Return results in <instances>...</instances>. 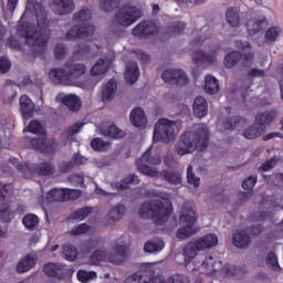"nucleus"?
I'll use <instances>...</instances> for the list:
<instances>
[{
    "mask_svg": "<svg viewBox=\"0 0 283 283\" xmlns=\"http://www.w3.org/2000/svg\"><path fill=\"white\" fill-rule=\"evenodd\" d=\"M209 147V128L205 124H198L193 130H187L179 136L175 149L179 156L193 154L195 149L205 151Z\"/></svg>",
    "mask_w": 283,
    "mask_h": 283,
    "instance_id": "f257e3e1",
    "label": "nucleus"
},
{
    "mask_svg": "<svg viewBox=\"0 0 283 283\" xmlns=\"http://www.w3.org/2000/svg\"><path fill=\"white\" fill-rule=\"evenodd\" d=\"M161 160L159 156H151V148H148L136 161L139 174L149 176L150 178H159L165 180L169 185H182V175L177 171L163 170L158 171L156 168L149 167V165H160Z\"/></svg>",
    "mask_w": 283,
    "mask_h": 283,
    "instance_id": "f03ea898",
    "label": "nucleus"
},
{
    "mask_svg": "<svg viewBox=\"0 0 283 283\" xmlns=\"http://www.w3.org/2000/svg\"><path fill=\"white\" fill-rule=\"evenodd\" d=\"M171 211L174 207L168 198L145 201L139 208V218L151 220L155 224H164Z\"/></svg>",
    "mask_w": 283,
    "mask_h": 283,
    "instance_id": "7ed1b4c3",
    "label": "nucleus"
},
{
    "mask_svg": "<svg viewBox=\"0 0 283 283\" xmlns=\"http://www.w3.org/2000/svg\"><path fill=\"white\" fill-rule=\"evenodd\" d=\"M18 32L20 36L25 39L27 45L35 50L36 56H42L48 50V43L50 41V29L42 27L39 30H34V27L20 24L18 25Z\"/></svg>",
    "mask_w": 283,
    "mask_h": 283,
    "instance_id": "20e7f679",
    "label": "nucleus"
},
{
    "mask_svg": "<svg viewBox=\"0 0 283 283\" xmlns=\"http://www.w3.org/2000/svg\"><path fill=\"white\" fill-rule=\"evenodd\" d=\"M85 74V64L66 63L65 69H53L49 73V77L55 85H74L76 78H81Z\"/></svg>",
    "mask_w": 283,
    "mask_h": 283,
    "instance_id": "39448f33",
    "label": "nucleus"
},
{
    "mask_svg": "<svg viewBox=\"0 0 283 283\" xmlns=\"http://www.w3.org/2000/svg\"><path fill=\"white\" fill-rule=\"evenodd\" d=\"M28 132L31 134H41L40 137L31 138L29 140V144L31 146V149H34L35 151H39L40 154H54V150L56 149V139L50 138L48 139V134L43 133V125L36 120L33 119L30 122L28 128Z\"/></svg>",
    "mask_w": 283,
    "mask_h": 283,
    "instance_id": "423d86ee",
    "label": "nucleus"
},
{
    "mask_svg": "<svg viewBox=\"0 0 283 283\" xmlns=\"http://www.w3.org/2000/svg\"><path fill=\"white\" fill-rule=\"evenodd\" d=\"M181 227L177 230V238L179 240H187L190 235H196L198 229L196 228V222L198 217L196 216V210L193 208L184 209L179 217Z\"/></svg>",
    "mask_w": 283,
    "mask_h": 283,
    "instance_id": "0eeeda50",
    "label": "nucleus"
},
{
    "mask_svg": "<svg viewBox=\"0 0 283 283\" xmlns=\"http://www.w3.org/2000/svg\"><path fill=\"white\" fill-rule=\"evenodd\" d=\"M176 138V122L161 118L155 124L153 139L155 143H170Z\"/></svg>",
    "mask_w": 283,
    "mask_h": 283,
    "instance_id": "6e6552de",
    "label": "nucleus"
},
{
    "mask_svg": "<svg viewBox=\"0 0 283 283\" xmlns=\"http://www.w3.org/2000/svg\"><path fill=\"white\" fill-rule=\"evenodd\" d=\"M143 17V11L129 4H124L116 13H115V21L118 25L123 28H129L133 23H136L137 19Z\"/></svg>",
    "mask_w": 283,
    "mask_h": 283,
    "instance_id": "1a4fd4ad",
    "label": "nucleus"
},
{
    "mask_svg": "<svg viewBox=\"0 0 283 283\" xmlns=\"http://www.w3.org/2000/svg\"><path fill=\"white\" fill-rule=\"evenodd\" d=\"M218 52H220V46L216 44H211L209 46V52L206 53L203 50L195 51L192 53V61L195 65H213L216 63V56H218Z\"/></svg>",
    "mask_w": 283,
    "mask_h": 283,
    "instance_id": "9d476101",
    "label": "nucleus"
},
{
    "mask_svg": "<svg viewBox=\"0 0 283 283\" xmlns=\"http://www.w3.org/2000/svg\"><path fill=\"white\" fill-rule=\"evenodd\" d=\"M161 78L165 81V83L177 85L179 87H182L189 83V76H187V73L182 70H166L163 72Z\"/></svg>",
    "mask_w": 283,
    "mask_h": 283,
    "instance_id": "9b49d317",
    "label": "nucleus"
},
{
    "mask_svg": "<svg viewBox=\"0 0 283 283\" xmlns=\"http://www.w3.org/2000/svg\"><path fill=\"white\" fill-rule=\"evenodd\" d=\"M132 34L138 39H149V36L158 34V25L149 20H144L133 28Z\"/></svg>",
    "mask_w": 283,
    "mask_h": 283,
    "instance_id": "f8f14e48",
    "label": "nucleus"
},
{
    "mask_svg": "<svg viewBox=\"0 0 283 283\" xmlns=\"http://www.w3.org/2000/svg\"><path fill=\"white\" fill-rule=\"evenodd\" d=\"M94 32H96V27L92 23H86L84 25H75L71 28L65 36L66 41H75V39H87L90 36H94Z\"/></svg>",
    "mask_w": 283,
    "mask_h": 283,
    "instance_id": "ddd939ff",
    "label": "nucleus"
},
{
    "mask_svg": "<svg viewBox=\"0 0 283 283\" xmlns=\"http://www.w3.org/2000/svg\"><path fill=\"white\" fill-rule=\"evenodd\" d=\"M25 12L36 17L38 21H45L48 19L45 7H43V4L39 3L36 0H28Z\"/></svg>",
    "mask_w": 283,
    "mask_h": 283,
    "instance_id": "4468645a",
    "label": "nucleus"
},
{
    "mask_svg": "<svg viewBox=\"0 0 283 283\" xmlns=\"http://www.w3.org/2000/svg\"><path fill=\"white\" fill-rule=\"evenodd\" d=\"M140 77V69L138 67V63L130 61L126 64V71H125V82L128 85H134V83L138 82V78Z\"/></svg>",
    "mask_w": 283,
    "mask_h": 283,
    "instance_id": "2eb2a0df",
    "label": "nucleus"
},
{
    "mask_svg": "<svg viewBox=\"0 0 283 283\" xmlns=\"http://www.w3.org/2000/svg\"><path fill=\"white\" fill-rule=\"evenodd\" d=\"M154 270L138 271L125 279L124 283H151Z\"/></svg>",
    "mask_w": 283,
    "mask_h": 283,
    "instance_id": "dca6fc26",
    "label": "nucleus"
},
{
    "mask_svg": "<svg viewBox=\"0 0 283 283\" xmlns=\"http://www.w3.org/2000/svg\"><path fill=\"white\" fill-rule=\"evenodd\" d=\"M43 272L48 277H56L63 280L65 277V268L61 263H48L43 268Z\"/></svg>",
    "mask_w": 283,
    "mask_h": 283,
    "instance_id": "f3484780",
    "label": "nucleus"
},
{
    "mask_svg": "<svg viewBox=\"0 0 283 283\" xmlns=\"http://www.w3.org/2000/svg\"><path fill=\"white\" fill-rule=\"evenodd\" d=\"M53 8L55 14H70L74 12L76 4L74 0H53Z\"/></svg>",
    "mask_w": 283,
    "mask_h": 283,
    "instance_id": "a211bd4d",
    "label": "nucleus"
},
{
    "mask_svg": "<svg viewBox=\"0 0 283 283\" xmlns=\"http://www.w3.org/2000/svg\"><path fill=\"white\" fill-rule=\"evenodd\" d=\"M192 109L197 118H205L209 114V103L205 97L198 96L193 101Z\"/></svg>",
    "mask_w": 283,
    "mask_h": 283,
    "instance_id": "6ab92c4d",
    "label": "nucleus"
},
{
    "mask_svg": "<svg viewBox=\"0 0 283 283\" xmlns=\"http://www.w3.org/2000/svg\"><path fill=\"white\" fill-rule=\"evenodd\" d=\"M232 242L238 249H249L251 247V237L247 231L239 230L233 234Z\"/></svg>",
    "mask_w": 283,
    "mask_h": 283,
    "instance_id": "aec40b11",
    "label": "nucleus"
},
{
    "mask_svg": "<svg viewBox=\"0 0 283 283\" xmlns=\"http://www.w3.org/2000/svg\"><path fill=\"white\" fill-rule=\"evenodd\" d=\"M130 123L134 127H147V116L145 111L140 107H136L130 112Z\"/></svg>",
    "mask_w": 283,
    "mask_h": 283,
    "instance_id": "412c9836",
    "label": "nucleus"
},
{
    "mask_svg": "<svg viewBox=\"0 0 283 283\" xmlns=\"http://www.w3.org/2000/svg\"><path fill=\"white\" fill-rule=\"evenodd\" d=\"M20 112L23 118L27 120L28 118H32V116H34V104L28 95H22L20 97Z\"/></svg>",
    "mask_w": 283,
    "mask_h": 283,
    "instance_id": "4be33fe9",
    "label": "nucleus"
},
{
    "mask_svg": "<svg viewBox=\"0 0 283 283\" xmlns=\"http://www.w3.org/2000/svg\"><path fill=\"white\" fill-rule=\"evenodd\" d=\"M198 251H201L200 245H198L197 241H190L185 248H184V258H185V265L189 266L191 264V260L198 255Z\"/></svg>",
    "mask_w": 283,
    "mask_h": 283,
    "instance_id": "5701e85b",
    "label": "nucleus"
},
{
    "mask_svg": "<svg viewBox=\"0 0 283 283\" xmlns=\"http://www.w3.org/2000/svg\"><path fill=\"white\" fill-rule=\"evenodd\" d=\"M275 118H277L276 111H274V109L265 111L263 113L256 114L255 123H256V125H259L261 127H266V125H271V123H273V120H275Z\"/></svg>",
    "mask_w": 283,
    "mask_h": 283,
    "instance_id": "b1692460",
    "label": "nucleus"
},
{
    "mask_svg": "<svg viewBox=\"0 0 283 283\" xmlns=\"http://www.w3.org/2000/svg\"><path fill=\"white\" fill-rule=\"evenodd\" d=\"M36 266V256L34 254H28L17 264V273H28L31 269Z\"/></svg>",
    "mask_w": 283,
    "mask_h": 283,
    "instance_id": "393cba45",
    "label": "nucleus"
},
{
    "mask_svg": "<svg viewBox=\"0 0 283 283\" xmlns=\"http://www.w3.org/2000/svg\"><path fill=\"white\" fill-rule=\"evenodd\" d=\"M247 28H248V34L250 36H255L258 32H262V30H265L268 28L269 22H266V18H262L261 20L258 21H248L247 22Z\"/></svg>",
    "mask_w": 283,
    "mask_h": 283,
    "instance_id": "a878e982",
    "label": "nucleus"
},
{
    "mask_svg": "<svg viewBox=\"0 0 283 283\" xmlns=\"http://www.w3.org/2000/svg\"><path fill=\"white\" fill-rule=\"evenodd\" d=\"M266 132V127L255 124L251 125L243 132L244 138H248V140H255V138H260L262 134Z\"/></svg>",
    "mask_w": 283,
    "mask_h": 283,
    "instance_id": "bb28decb",
    "label": "nucleus"
},
{
    "mask_svg": "<svg viewBox=\"0 0 283 283\" xmlns=\"http://www.w3.org/2000/svg\"><path fill=\"white\" fill-rule=\"evenodd\" d=\"M125 205H119L113 208L107 214V224H116L125 216Z\"/></svg>",
    "mask_w": 283,
    "mask_h": 283,
    "instance_id": "cd10ccee",
    "label": "nucleus"
},
{
    "mask_svg": "<svg viewBox=\"0 0 283 283\" xmlns=\"http://www.w3.org/2000/svg\"><path fill=\"white\" fill-rule=\"evenodd\" d=\"M199 249L203 251V249H211L218 244V235L216 234H206L202 238L196 240Z\"/></svg>",
    "mask_w": 283,
    "mask_h": 283,
    "instance_id": "c85d7f7f",
    "label": "nucleus"
},
{
    "mask_svg": "<svg viewBox=\"0 0 283 283\" xmlns=\"http://www.w3.org/2000/svg\"><path fill=\"white\" fill-rule=\"evenodd\" d=\"M117 84L115 80H109L108 83L102 88V101L106 103V101H112L114 98V94H116Z\"/></svg>",
    "mask_w": 283,
    "mask_h": 283,
    "instance_id": "c756f323",
    "label": "nucleus"
},
{
    "mask_svg": "<svg viewBox=\"0 0 283 283\" xmlns=\"http://www.w3.org/2000/svg\"><path fill=\"white\" fill-rule=\"evenodd\" d=\"M165 249V241L160 238H154L151 241L145 243L144 251L146 253H158Z\"/></svg>",
    "mask_w": 283,
    "mask_h": 283,
    "instance_id": "7c9ffc66",
    "label": "nucleus"
},
{
    "mask_svg": "<svg viewBox=\"0 0 283 283\" xmlns=\"http://www.w3.org/2000/svg\"><path fill=\"white\" fill-rule=\"evenodd\" d=\"M107 70H109V63H107V60L99 59L91 69V76H103V74H107Z\"/></svg>",
    "mask_w": 283,
    "mask_h": 283,
    "instance_id": "2f4dec72",
    "label": "nucleus"
},
{
    "mask_svg": "<svg viewBox=\"0 0 283 283\" xmlns=\"http://www.w3.org/2000/svg\"><path fill=\"white\" fill-rule=\"evenodd\" d=\"M138 182H140L138 176L128 175L123 180L115 184V189H117V191H125L126 189H129V185H138Z\"/></svg>",
    "mask_w": 283,
    "mask_h": 283,
    "instance_id": "473e14b6",
    "label": "nucleus"
},
{
    "mask_svg": "<svg viewBox=\"0 0 283 283\" xmlns=\"http://www.w3.org/2000/svg\"><path fill=\"white\" fill-rule=\"evenodd\" d=\"M62 103L70 109V112H78V109H81V98L76 95L64 96Z\"/></svg>",
    "mask_w": 283,
    "mask_h": 283,
    "instance_id": "72a5a7b5",
    "label": "nucleus"
},
{
    "mask_svg": "<svg viewBox=\"0 0 283 283\" xmlns=\"http://www.w3.org/2000/svg\"><path fill=\"white\" fill-rule=\"evenodd\" d=\"M127 245H116L115 247V255L111 256V262L113 264H123L125 260H127Z\"/></svg>",
    "mask_w": 283,
    "mask_h": 283,
    "instance_id": "f704fd0d",
    "label": "nucleus"
},
{
    "mask_svg": "<svg viewBox=\"0 0 283 283\" xmlns=\"http://www.w3.org/2000/svg\"><path fill=\"white\" fill-rule=\"evenodd\" d=\"M205 90L207 94H218L220 92V82L213 75L206 76Z\"/></svg>",
    "mask_w": 283,
    "mask_h": 283,
    "instance_id": "c9c22d12",
    "label": "nucleus"
},
{
    "mask_svg": "<svg viewBox=\"0 0 283 283\" xmlns=\"http://www.w3.org/2000/svg\"><path fill=\"white\" fill-rule=\"evenodd\" d=\"M49 202H65V188H53L46 193Z\"/></svg>",
    "mask_w": 283,
    "mask_h": 283,
    "instance_id": "e433bc0d",
    "label": "nucleus"
},
{
    "mask_svg": "<svg viewBox=\"0 0 283 283\" xmlns=\"http://www.w3.org/2000/svg\"><path fill=\"white\" fill-rule=\"evenodd\" d=\"M15 212L10 205H4L0 208V222L3 224H10L14 220Z\"/></svg>",
    "mask_w": 283,
    "mask_h": 283,
    "instance_id": "4c0bfd02",
    "label": "nucleus"
},
{
    "mask_svg": "<svg viewBox=\"0 0 283 283\" xmlns=\"http://www.w3.org/2000/svg\"><path fill=\"white\" fill-rule=\"evenodd\" d=\"M101 132L104 136H108L109 138H123L124 133L123 130L118 129L115 124L101 127Z\"/></svg>",
    "mask_w": 283,
    "mask_h": 283,
    "instance_id": "58836bf2",
    "label": "nucleus"
},
{
    "mask_svg": "<svg viewBox=\"0 0 283 283\" xmlns=\"http://www.w3.org/2000/svg\"><path fill=\"white\" fill-rule=\"evenodd\" d=\"M226 19L231 28H238L240 25V12L238 8H229L226 12Z\"/></svg>",
    "mask_w": 283,
    "mask_h": 283,
    "instance_id": "ea45409f",
    "label": "nucleus"
},
{
    "mask_svg": "<svg viewBox=\"0 0 283 283\" xmlns=\"http://www.w3.org/2000/svg\"><path fill=\"white\" fill-rule=\"evenodd\" d=\"M101 50V46L93 44L90 46V44L80 43L77 44L76 51H74L73 56L74 59H78L80 56H85V54H92L93 50Z\"/></svg>",
    "mask_w": 283,
    "mask_h": 283,
    "instance_id": "a19ab883",
    "label": "nucleus"
},
{
    "mask_svg": "<svg viewBox=\"0 0 283 283\" xmlns=\"http://www.w3.org/2000/svg\"><path fill=\"white\" fill-rule=\"evenodd\" d=\"M241 59H243L242 53L238 51H232L228 53L224 57V65L228 67V70H231L234 65H238L240 63Z\"/></svg>",
    "mask_w": 283,
    "mask_h": 283,
    "instance_id": "79ce46f5",
    "label": "nucleus"
},
{
    "mask_svg": "<svg viewBox=\"0 0 283 283\" xmlns=\"http://www.w3.org/2000/svg\"><path fill=\"white\" fill-rule=\"evenodd\" d=\"M22 223L29 231H34L39 227V217L36 214H25L22 219Z\"/></svg>",
    "mask_w": 283,
    "mask_h": 283,
    "instance_id": "37998d69",
    "label": "nucleus"
},
{
    "mask_svg": "<svg viewBox=\"0 0 283 283\" xmlns=\"http://www.w3.org/2000/svg\"><path fill=\"white\" fill-rule=\"evenodd\" d=\"M33 171L38 174V176H52V174H54V165L42 163L34 167Z\"/></svg>",
    "mask_w": 283,
    "mask_h": 283,
    "instance_id": "c03bdc74",
    "label": "nucleus"
},
{
    "mask_svg": "<svg viewBox=\"0 0 283 283\" xmlns=\"http://www.w3.org/2000/svg\"><path fill=\"white\" fill-rule=\"evenodd\" d=\"M120 6V0H99V8L103 12H112Z\"/></svg>",
    "mask_w": 283,
    "mask_h": 283,
    "instance_id": "a18cd8bd",
    "label": "nucleus"
},
{
    "mask_svg": "<svg viewBox=\"0 0 283 283\" xmlns=\"http://www.w3.org/2000/svg\"><path fill=\"white\" fill-rule=\"evenodd\" d=\"M14 193V187L12 184L0 182V202H4L6 198H10Z\"/></svg>",
    "mask_w": 283,
    "mask_h": 283,
    "instance_id": "49530a36",
    "label": "nucleus"
},
{
    "mask_svg": "<svg viewBox=\"0 0 283 283\" xmlns=\"http://www.w3.org/2000/svg\"><path fill=\"white\" fill-rule=\"evenodd\" d=\"M63 254L65 256V260H69L70 262H74L76 258H78V250L76 247L72 244H66L63 248Z\"/></svg>",
    "mask_w": 283,
    "mask_h": 283,
    "instance_id": "de8ad7c7",
    "label": "nucleus"
},
{
    "mask_svg": "<svg viewBox=\"0 0 283 283\" xmlns=\"http://www.w3.org/2000/svg\"><path fill=\"white\" fill-rule=\"evenodd\" d=\"M240 123H242V117L240 116L228 117L223 120V128L228 132H233Z\"/></svg>",
    "mask_w": 283,
    "mask_h": 283,
    "instance_id": "09e8293b",
    "label": "nucleus"
},
{
    "mask_svg": "<svg viewBox=\"0 0 283 283\" xmlns=\"http://www.w3.org/2000/svg\"><path fill=\"white\" fill-rule=\"evenodd\" d=\"M92 211H93L92 207H84V208L75 210L71 214V218H72V220H78L81 222L82 220H85V218H87V216H90V213H92Z\"/></svg>",
    "mask_w": 283,
    "mask_h": 283,
    "instance_id": "8fccbe9b",
    "label": "nucleus"
},
{
    "mask_svg": "<svg viewBox=\"0 0 283 283\" xmlns=\"http://www.w3.org/2000/svg\"><path fill=\"white\" fill-rule=\"evenodd\" d=\"M92 19V10L87 8L81 9L77 13H74L73 21L83 22Z\"/></svg>",
    "mask_w": 283,
    "mask_h": 283,
    "instance_id": "3c124183",
    "label": "nucleus"
},
{
    "mask_svg": "<svg viewBox=\"0 0 283 283\" xmlns=\"http://www.w3.org/2000/svg\"><path fill=\"white\" fill-rule=\"evenodd\" d=\"M97 274L95 271H85V270H78L77 271V280L82 283H87L90 280H96Z\"/></svg>",
    "mask_w": 283,
    "mask_h": 283,
    "instance_id": "603ef678",
    "label": "nucleus"
},
{
    "mask_svg": "<svg viewBox=\"0 0 283 283\" xmlns=\"http://www.w3.org/2000/svg\"><path fill=\"white\" fill-rule=\"evenodd\" d=\"M83 192L78 189L64 188V202L70 200H78Z\"/></svg>",
    "mask_w": 283,
    "mask_h": 283,
    "instance_id": "864d4df0",
    "label": "nucleus"
},
{
    "mask_svg": "<svg viewBox=\"0 0 283 283\" xmlns=\"http://www.w3.org/2000/svg\"><path fill=\"white\" fill-rule=\"evenodd\" d=\"M187 180L188 185H193L196 189L200 187V178L193 172V166H188L187 168Z\"/></svg>",
    "mask_w": 283,
    "mask_h": 283,
    "instance_id": "5fc2aeb1",
    "label": "nucleus"
},
{
    "mask_svg": "<svg viewBox=\"0 0 283 283\" xmlns=\"http://www.w3.org/2000/svg\"><path fill=\"white\" fill-rule=\"evenodd\" d=\"M185 32V22H175L168 28L169 36H179Z\"/></svg>",
    "mask_w": 283,
    "mask_h": 283,
    "instance_id": "6e6d98bb",
    "label": "nucleus"
},
{
    "mask_svg": "<svg viewBox=\"0 0 283 283\" xmlns=\"http://www.w3.org/2000/svg\"><path fill=\"white\" fill-rule=\"evenodd\" d=\"M266 264L272 271H280V263L277 262V255L275 252H269L266 255Z\"/></svg>",
    "mask_w": 283,
    "mask_h": 283,
    "instance_id": "4d7b16f0",
    "label": "nucleus"
},
{
    "mask_svg": "<svg viewBox=\"0 0 283 283\" xmlns=\"http://www.w3.org/2000/svg\"><path fill=\"white\" fill-rule=\"evenodd\" d=\"M106 253L103 250H96L91 256L90 262L95 266L101 264V262H105Z\"/></svg>",
    "mask_w": 283,
    "mask_h": 283,
    "instance_id": "13d9d810",
    "label": "nucleus"
},
{
    "mask_svg": "<svg viewBox=\"0 0 283 283\" xmlns=\"http://www.w3.org/2000/svg\"><path fill=\"white\" fill-rule=\"evenodd\" d=\"M239 271L240 269L232 264H226L221 269V273L224 277H233L234 275H238Z\"/></svg>",
    "mask_w": 283,
    "mask_h": 283,
    "instance_id": "bf43d9fd",
    "label": "nucleus"
},
{
    "mask_svg": "<svg viewBox=\"0 0 283 283\" xmlns=\"http://www.w3.org/2000/svg\"><path fill=\"white\" fill-rule=\"evenodd\" d=\"M91 147L94 151H105L107 143L99 137H95L91 140Z\"/></svg>",
    "mask_w": 283,
    "mask_h": 283,
    "instance_id": "052dcab7",
    "label": "nucleus"
},
{
    "mask_svg": "<svg viewBox=\"0 0 283 283\" xmlns=\"http://www.w3.org/2000/svg\"><path fill=\"white\" fill-rule=\"evenodd\" d=\"M281 32H282V29L280 27H272L268 29L265 32L266 41H277V36H280Z\"/></svg>",
    "mask_w": 283,
    "mask_h": 283,
    "instance_id": "680f3d73",
    "label": "nucleus"
},
{
    "mask_svg": "<svg viewBox=\"0 0 283 283\" xmlns=\"http://www.w3.org/2000/svg\"><path fill=\"white\" fill-rule=\"evenodd\" d=\"M255 185H258V176L252 175L248 177L245 180H243L242 189H244L245 191H251V189H253Z\"/></svg>",
    "mask_w": 283,
    "mask_h": 283,
    "instance_id": "e2e57ef3",
    "label": "nucleus"
},
{
    "mask_svg": "<svg viewBox=\"0 0 283 283\" xmlns=\"http://www.w3.org/2000/svg\"><path fill=\"white\" fill-rule=\"evenodd\" d=\"M67 54V50L65 48V44L60 43L54 48V57L57 61H61V59H65V55Z\"/></svg>",
    "mask_w": 283,
    "mask_h": 283,
    "instance_id": "0e129e2a",
    "label": "nucleus"
},
{
    "mask_svg": "<svg viewBox=\"0 0 283 283\" xmlns=\"http://www.w3.org/2000/svg\"><path fill=\"white\" fill-rule=\"evenodd\" d=\"M88 230H90V226H87V223H81L78 226H75L71 230V233L72 235H83V233H87Z\"/></svg>",
    "mask_w": 283,
    "mask_h": 283,
    "instance_id": "69168bd1",
    "label": "nucleus"
},
{
    "mask_svg": "<svg viewBox=\"0 0 283 283\" xmlns=\"http://www.w3.org/2000/svg\"><path fill=\"white\" fill-rule=\"evenodd\" d=\"M10 163H11V165H13L14 167H15V169L18 170V171H20L21 174H25V171H28V169L29 170H32V168H29L28 167V164H23V163H19V159H17V158H11L10 159Z\"/></svg>",
    "mask_w": 283,
    "mask_h": 283,
    "instance_id": "338daca9",
    "label": "nucleus"
},
{
    "mask_svg": "<svg viewBox=\"0 0 283 283\" xmlns=\"http://www.w3.org/2000/svg\"><path fill=\"white\" fill-rule=\"evenodd\" d=\"M167 283H189V277L185 274H172Z\"/></svg>",
    "mask_w": 283,
    "mask_h": 283,
    "instance_id": "774afa93",
    "label": "nucleus"
}]
</instances>
